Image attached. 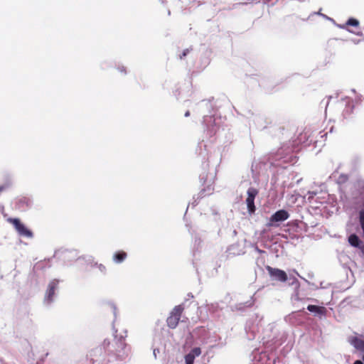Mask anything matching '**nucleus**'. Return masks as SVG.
Segmentation results:
<instances>
[{"label": "nucleus", "mask_w": 364, "mask_h": 364, "mask_svg": "<svg viewBox=\"0 0 364 364\" xmlns=\"http://www.w3.org/2000/svg\"><path fill=\"white\" fill-rule=\"evenodd\" d=\"M190 116V112L189 111H187L186 113H185V117H188Z\"/></svg>", "instance_id": "18"}, {"label": "nucleus", "mask_w": 364, "mask_h": 364, "mask_svg": "<svg viewBox=\"0 0 364 364\" xmlns=\"http://www.w3.org/2000/svg\"><path fill=\"white\" fill-rule=\"evenodd\" d=\"M183 307L181 305L175 306L171 311L170 316L167 318V325L171 328H175L181 317Z\"/></svg>", "instance_id": "2"}, {"label": "nucleus", "mask_w": 364, "mask_h": 364, "mask_svg": "<svg viewBox=\"0 0 364 364\" xmlns=\"http://www.w3.org/2000/svg\"><path fill=\"white\" fill-rule=\"evenodd\" d=\"M266 269L269 276L277 281L285 282L288 279L287 273L282 269L273 268L269 265L266 266Z\"/></svg>", "instance_id": "3"}, {"label": "nucleus", "mask_w": 364, "mask_h": 364, "mask_svg": "<svg viewBox=\"0 0 364 364\" xmlns=\"http://www.w3.org/2000/svg\"><path fill=\"white\" fill-rule=\"evenodd\" d=\"M289 215L287 211L284 210H279L274 213L269 218L268 226H272L274 222H282L288 219Z\"/></svg>", "instance_id": "5"}, {"label": "nucleus", "mask_w": 364, "mask_h": 364, "mask_svg": "<svg viewBox=\"0 0 364 364\" xmlns=\"http://www.w3.org/2000/svg\"><path fill=\"white\" fill-rule=\"evenodd\" d=\"M348 242L352 246L358 247L360 243V239L356 235L352 234L348 237Z\"/></svg>", "instance_id": "12"}, {"label": "nucleus", "mask_w": 364, "mask_h": 364, "mask_svg": "<svg viewBox=\"0 0 364 364\" xmlns=\"http://www.w3.org/2000/svg\"><path fill=\"white\" fill-rule=\"evenodd\" d=\"M353 364H363L360 360H355Z\"/></svg>", "instance_id": "16"}, {"label": "nucleus", "mask_w": 364, "mask_h": 364, "mask_svg": "<svg viewBox=\"0 0 364 364\" xmlns=\"http://www.w3.org/2000/svg\"><path fill=\"white\" fill-rule=\"evenodd\" d=\"M247 197L246 198V203L248 209V212L252 214L255 212L256 208L255 205V199L258 194V191L255 188H250L247 190Z\"/></svg>", "instance_id": "4"}, {"label": "nucleus", "mask_w": 364, "mask_h": 364, "mask_svg": "<svg viewBox=\"0 0 364 364\" xmlns=\"http://www.w3.org/2000/svg\"><path fill=\"white\" fill-rule=\"evenodd\" d=\"M307 309L311 312L315 313L321 316H325L327 312V310L324 306H319L311 304L307 306Z\"/></svg>", "instance_id": "9"}, {"label": "nucleus", "mask_w": 364, "mask_h": 364, "mask_svg": "<svg viewBox=\"0 0 364 364\" xmlns=\"http://www.w3.org/2000/svg\"><path fill=\"white\" fill-rule=\"evenodd\" d=\"M117 70L122 74H126L127 73V70H126V68L123 65L122 66H118L117 67Z\"/></svg>", "instance_id": "13"}, {"label": "nucleus", "mask_w": 364, "mask_h": 364, "mask_svg": "<svg viewBox=\"0 0 364 364\" xmlns=\"http://www.w3.org/2000/svg\"><path fill=\"white\" fill-rule=\"evenodd\" d=\"M349 342L356 349L361 350V351L364 350V340L359 338L356 336H353V337H350L349 338Z\"/></svg>", "instance_id": "8"}, {"label": "nucleus", "mask_w": 364, "mask_h": 364, "mask_svg": "<svg viewBox=\"0 0 364 364\" xmlns=\"http://www.w3.org/2000/svg\"><path fill=\"white\" fill-rule=\"evenodd\" d=\"M58 284V280H53L49 283L46 294V299L48 301V302L50 303L53 301V297L55 294V289H57Z\"/></svg>", "instance_id": "6"}, {"label": "nucleus", "mask_w": 364, "mask_h": 364, "mask_svg": "<svg viewBox=\"0 0 364 364\" xmlns=\"http://www.w3.org/2000/svg\"><path fill=\"white\" fill-rule=\"evenodd\" d=\"M115 346H118V347H123V343H121L120 341H117L115 342L114 343Z\"/></svg>", "instance_id": "15"}, {"label": "nucleus", "mask_w": 364, "mask_h": 364, "mask_svg": "<svg viewBox=\"0 0 364 364\" xmlns=\"http://www.w3.org/2000/svg\"><path fill=\"white\" fill-rule=\"evenodd\" d=\"M187 52H188V50H186V51H184V52L183 53V56H185V55H186V53H187Z\"/></svg>", "instance_id": "19"}, {"label": "nucleus", "mask_w": 364, "mask_h": 364, "mask_svg": "<svg viewBox=\"0 0 364 364\" xmlns=\"http://www.w3.org/2000/svg\"><path fill=\"white\" fill-rule=\"evenodd\" d=\"M5 189V186H0V193Z\"/></svg>", "instance_id": "17"}, {"label": "nucleus", "mask_w": 364, "mask_h": 364, "mask_svg": "<svg viewBox=\"0 0 364 364\" xmlns=\"http://www.w3.org/2000/svg\"><path fill=\"white\" fill-rule=\"evenodd\" d=\"M7 222L13 225L19 235L31 238L33 237V232L28 230L18 218H9Z\"/></svg>", "instance_id": "1"}, {"label": "nucleus", "mask_w": 364, "mask_h": 364, "mask_svg": "<svg viewBox=\"0 0 364 364\" xmlns=\"http://www.w3.org/2000/svg\"><path fill=\"white\" fill-rule=\"evenodd\" d=\"M127 257V254L124 251H118L113 255V260L116 263H121L125 260Z\"/></svg>", "instance_id": "11"}, {"label": "nucleus", "mask_w": 364, "mask_h": 364, "mask_svg": "<svg viewBox=\"0 0 364 364\" xmlns=\"http://www.w3.org/2000/svg\"><path fill=\"white\" fill-rule=\"evenodd\" d=\"M200 354L201 350L200 348L196 347L193 348L191 351L185 356L186 364H193L195 358L199 356Z\"/></svg>", "instance_id": "7"}, {"label": "nucleus", "mask_w": 364, "mask_h": 364, "mask_svg": "<svg viewBox=\"0 0 364 364\" xmlns=\"http://www.w3.org/2000/svg\"><path fill=\"white\" fill-rule=\"evenodd\" d=\"M98 268H99V269H100L101 272H105V270H106L105 267L103 264H99V265H98Z\"/></svg>", "instance_id": "14"}, {"label": "nucleus", "mask_w": 364, "mask_h": 364, "mask_svg": "<svg viewBox=\"0 0 364 364\" xmlns=\"http://www.w3.org/2000/svg\"><path fill=\"white\" fill-rule=\"evenodd\" d=\"M346 26H351L355 27V30H349L350 32L358 36H360L362 34L361 31H358L359 28V21L357 19L353 18H349L346 22Z\"/></svg>", "instance_id": "10"}]
</instances>
